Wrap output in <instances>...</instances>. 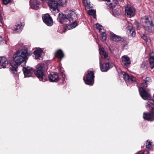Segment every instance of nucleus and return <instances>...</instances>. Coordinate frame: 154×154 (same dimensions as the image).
I'll use <instances>...</instances> for the list:
<instances>
[{"mask_svg": "<svg viewBox=\"0 0 154 154\" xmlns=\"http://www.w3.org/2000/svg\"><path fill=\"white\" fill-rule=\"evenodd\" d=\"M59 17L58 20L61 23L67 25L71 22L72 21L77 17V14L74 11H69L67 14H59Z\"/></svg>", "mask_w": 154, "mask_h": 154, "instance_id": "nucleus-3", "label": "nucleus"}, {"mask_svg": "<svg viewBox=\"0 0 154 154\" xmlns=\"http://www.w3.org/2000/svg\"><path fill=\"white\" fill-rule=\"evenodd\" d=\"M23 71L26 77L31 76L33 72V70L32 68L29 66L23 67Z\"/></svg>", "mask_w": 154, "mask_h": 154, "instance_id": "nucleus-12", "label": "nucleus"}, {"mask_svg": "<svg viewBox=\"0 0 154 154\" xmlns=\"http://www.w3.org/2000/svg\"><path fill=\"white\" fill-rule=\"evenodd\" d=\"M86 76L84 77L83 80L85 83L89 85H92L94 82V73L93 71L88 70Z\"/></svg>", "mask_w": 154, "mask_h": 154, "instance_id": "nucleus-6", "label": "nucleus"}, {"mask_svg": "<svg viewBox=\"0 0 154 154\" xmlns=\"http://www.w3.org/2000/svg\"><path fill=\"white\" fill-rule=\"evenodd\" d=\"M100 32L101 35H102V34H105V33L106 32V30L103 29V27L100 29L99 30Z\"/></svg>", "mask_w": 154, "mask_h": 154, "instance_id": "nucleus-38", "label": "nucleus"}, {"mask_svg": "<svg viewBox=\"0 0 154 154\" xmlns=\"http://www.w3.org/2000/svg\"><path fill=\"white\" fill-rule=\"evenodd\" d=\"M77 23L76 22H74L73 23L69 24L67 26V28L69 29H71L75 28L77 26Z\"/></svg>", "mask_w": 154, "mask_h": 154, "instance_id": "nucleus-26", "label": "nucleus"}, {"mask_svg": "<svg viewBox=\"0 0 154 154\" xmlns=\"http://www.w3.org/2000/svg\"><path fill=\"white\" fill-rule=\"evenodd\" d=\"M122 74L123 76V77L125 80L126 81H128L130 75L124 72H122Z\"/></svg>", "mask_w": 154, "mask_h": 154, "instance_id": "nucleus-27", "label": "nucleus"}, {"mask_svg": "<svg viewBox=\"0 0 154 154\" xmlns=\"http://www.w3.org/2000/svg\"><path fill=\"white\" fill-rule=\"evenodd\" d=\"M43 52V50L41 48H38L36 49L34 51V54L35 55V58L38 60L42 59V55Z\"/></svg>", "mask_w": 154, "mask_h": 154, "instance_id": "nucleus-16", "label": "nucleus"}, {"mask_svg": "<svg viewBox=\"0 0 154 154\" xmlns=\"http://www.w3.org/2000/svg\"><path fill=\"white\" fill-rule=\"evenodd\" d=\"M110 39L113 41L115 42H123L125 41V38L121 37L117 35L112 32L110 33Z\"/></svg>", "mask_w": 154, "mask_h": 154, "instance_id": "nucleus-13", "label": "nucleus"}, {"mask_svg": "<svg viewBox=\"0 0 154 154\" xmlns=\"http://www.w3.org/2000/svg\"><path fill=\"white\" fill-rule=\"evenodd\" d=\"M102 40L103 41H105L106 39V37L105 34H102Z\"/></svg>", "mask_w": 154, "mask_h": 154, "instance_id": "nucleus-40", "label": "nucleus"}, {"mask_svg": "<svg viewBox=\"0 0 154 154\" xmlns=\"http://www.w3.org/2000/svg\"><path fill=\"white\" fill-rule=\"evenodd\" d=\"M44 22L48 26H51L53 24V21L48 14H45L42 17Z\"/></svg>", "mask_w": 154, "mask_h": 154, "instance_id": "nucleus-10", "label": "nucleus"}, {"mask_svg": "<svg viewBox=\"0 0 154 154\" xmlns=\"http://www.w3.org/2000/svg\"><path fill=\"white\" fill-rule=\"evenodd\" d=\"M5 43V41L3 39L2 36L0 35V44H3Z\"/></svg>", "mask_w": 154, "mask_h": 154, "instance_id": "nucleus-36", "label": "nucleus"}, {"mask_svg": "<svg viewBox=\"0 0 154 154\" xmlns=\"http://www.w3.org/2000/svg\"><path fill=\"white\" fill-rule=\"evenodd\" d=\"M150 79L149 77H146L144 80V82L141 83L140 87L139 88L140 94L142 98L145 100H149L147 102L146 107L150 109L154 110V101L150 100L151 95L147 92L145 88L147 86V85L150 82Z\"/></svg>", "mask_w": 154, "mask_h": 154, "instance_id": "nucleus-2", "label": "nucleus"}, {"mask_svg": "<svg viewBox=\"0 0 154 154\" xmlns=\"http://www.w3.org/2000/svg\"><path fill=\"white\" fill-rule=\"evenodd\" d=\"M34 73L40 81L45 82L47 80L46 76L43 71V68L41 65L37 66Z\"/></svg>", "mask_w": 154, "mask_h": 154, "instance_id": "nucleus-5", "label": "nucleus"}, {"mask_svg": "<svg viewBox=\"0 0 154 154\" xmlns=\"http://www.w3.org/2000/svg\"><path fill=\"white\" fill-rule=\"evenodd\" d=\"M83 2L85 5H87L89 8H92L89 0H83Z\"/></svg>", "mask_w": 154, "mask_h": 154, "instance_id": "nucleus-28", "label": "nucleus"}, {"mask_svg": "<svg viewBox=\"0 0 154 154\" xmlns=\"http://www.w3.org/2000/svg\"><path fill=\"white\" fill-rule=\"evenodd\" d=\"M124 43H125V45H127L128 44V42H125Z\"/></svg>", "mask_w": 154, "mask_h": 154, "instance_id": "nucleus-42", "label": "nucleus"}, {"mask_svg": "<svg viewBox=\"0 0 154 154\" xmlns=\"http://www.w3.org/2000/svg\"><path fill=\"white\" fill-rule=\"evenodd\" d=\"M127 32L129 36H134L135 35V32L131 26L129 25L127 27Z\"/></svg>", "mask_w": 154, "mask_h": 154, "instance_id": "nucleus-20", "label": "nucleus"}, {"mask_svg": "<svg viewBox=\"0 0 154 154\" xmlns=\"http://www.w3.org/2000/svg\"><path fill=\"white\" fill-rule=\"evenodd\" d=\"M30 3L31 8L33 9H37L40 5V2L37 0H30Z\"/></svg>", "mask_w": 154, "mask_h": 154, "instance_id": "nucleus-17", "label": "nucleus"}, {"mask_svg": "<svg viewBox=\"0 0 154 154\" xmlns=\"http://www.w3.org/2000/svg\"><path fill=\"white\" fill-rule=\"evenodd\" d=\"M111 1V0H109L107 1V2L106 3L107 6V8H110V9H112L114 6L115 4H116L117 3H114V2L113 1V4L112 3L110 2Z\"/></svg>", "mask_w": 154, "mask_h": 154, "instance_id": "nucleus-25", "label": "nucleus"}, {"mask_svg": "<svg viewBox=\"0 0 154 154\" xmlns=\"http://www.w3.org/2000/svg\"><path fill=\"white\" fill-rule=\"evenodd\" d=\"M125 14L128 17L131 18L135 15V10L134 8L129 5L125 8Z\"/></svg>", "mask_w": 154, "mask_h": 154, "instance_id": "nucleus-8", "label": "nucleus"}, {"mask_svg": "<svg viewBox=\"0 0 154 154\" xmlns=\"http://www.w3.org/2000/svg\"><path fill=\"white\" fill-rule=\"evenodd\" d=\"M112 14L114 16L118 17L121 14V11L119 8H115L113 10Z\"/></svg>", "mask_w": 154, "mask_h": 154, "instance_id": "nucleus-24", "label": "nucleus"}, {"mask_svg": "<svg viewBox=\"0 0 154 154\" xmlns=\"http://www.w3.org/2000/svg\"><path fill=\"white\" fill-rule=\"evenodd\" d=\"M47 2L48 5L51 10L53 13H57L59 11L58 9V3L54 0H48Z\"/></svg>", "mask_w": 154, "mask_h": 154, "instance_id": "nucleus-7", "label": "nucleus"}, {"mask_svg": "<svg viewBox=\"0 0 154 154\" xmlns=\"http://www.w3.org/2000/svg\"><path fill=\"white\" fill-rule=\"evenodd\" d=\"M58 2V4L60 5L63 6L67 2L68 0H57Z\"/></svg>", "mask_w": 154, "mask_h": 154, "instance_id": "nucleus-29", "label": "nucleus"}, {"mask_svg": "<svg viewBox=\"0 0 154 154\" xmlns=\"http://www.w3.org/2000/svg\"><path fill=\"white\" fill-rule=\"evenodd\" d=\"M42 2H45L46 1L47 2V1H48V0H41Z\"/></svg>", "mask_w": 154, "mask_h": 154, "instance_id": "nucleus-45", "label": "nucleus"}, {"mask_svg": "<svg viewBox=\"0 0 154 154\" xmlns=\"http://www.w3.org/2000/svg\"><path fill=\"white\" fill-rule=\"evenodd\" d=\"M55 56L61 60L64 56L63 51L60 49L58 50L55 53Z\"/></svg>", "mask_w": 154, "mask_h": 154, "instance_id": "nucleus-23", "label": "nucleus"}, {"mask_svg": "<svg viewBox=\"0 0 154 154\" xmlns=\"http://www.w3.org/2000/svg\"><path fill=\"white\" fill-rule=\"evenodd\" d=\"M24 26L21 23H16L14 27V31L17 32L21 31Z\"/></svg>", "mask_w": 154, "mask_h": 154, "instance_id": "nucleus-21", "label": "nucleus"}, {"mask_svg": "<svg viewBox=\"0 0 154 154\" xmlns=\"http://www.w3.org/2000/svg\"><path fill=\"white\" fill-rule=\"evenodd\" d=\"M143 118L148 121H153L154 120V113L152 112L148 113H144L143 114Z\"/></svg>", "mask_w": 154, "mask_h": 154, "instance_id": "nucleus-15", "label": "nucleus"}, {"mask_svg": "<svg viewBox=\"0 0 154 154\" xmlns=\"http://www.w3.org/2000/svg\"><path fill=\"white\" fill-rule=\"evenodd\" d=\"M4 25V23L2 20V16L1 11L0 10V26H2Z\"/></svg>", "mask_w": 154, "mask_h": 154, "instance_id": "nucleus-32", "label": "nucleus"}, {"mask_svg": "<svg viewBox=\"0 0 154 154\" xmlns=\"http://www.w3.org/2000/svg\"><path fill=\"white\" fill-rule=\"evenodd\" d=\"M99 50L100 55L99 63L100 65L103 59L106 60H108L109 58L106 52L104 51V48L101 46H99Z\"/></svg>", "mask_w": 154, "mask_h": 154, "instance_id": "nucleus-9", "label": "nucleus"}, {"mask_svg": "<svg viewBox=\"0 0 154 154\" xmlns=\"http://www.w3.org/2000/svg\"><path fill=\"white\" fill-rule=\"evenodd\" d=\"M96 26L97 29H98L99 31L100 30V29L103 28V26L98 23H97L96 24Z\"/></svg>", "mask_w": 154, "mask_h": 154, "instance_id": "nucleus-35", "label": "nucleus"}, {"mask_svg": "<svg viewBox=\"0 0 154 154\" xmlns=\"http://www.w3.org/2000/svg\"><path fill=\"white\" fill-rule=\"evenodd\" d=\"M149 64L151 69H153L154 67V53L153 52L150 53Z\"/></svg>", "mask_w": 154, "mask_h": 154, "instance_id": "nucleus-22", "label": "nucleus"}, {"mask_svg": "<svg viewBox=\"0 0 154 154\" xmlns=\"http://www.w3.org/2000/svg\"><path fill=\"white\" fill-rule=\"evenodd\" d=\"M60 72L61 73H63V70L61 69V68H60Z\"/></svg>", "mask_w": 154, "mask_h": 154, "instance_id": "nucleus-44", "label": "nucleus"}, {"mask_svg": "<svg viewBox=\"0 0 154 154\" xmlns=\"http://www.w3.org/2000/svg\"><path fill=\"white\" fill-rule=\"evenodd\" d=\"M152 143L149 140H147L146 143V147L150 149H151L152 148L151 145Z\"/></svg>", "mask_w": 154, "mask_h": 154, "instance_id": "nucleus-31", "label": "nucleus"}, {"mask_svg": "<svg viewBox=\"0 0 154 154\" xmlns=\"http://www.w3.org/2000/svg\"><path fill=\"white\" fill-rule=\"evenodd\" d=\"M95 11L94 10H90L88 11V13L90 15H91L94 16V18H96V15H95Z\"/></svg>", "mask_w": 154, "mask_h": 154, "instance_id": "nucleus-30", "label": "nucleus"}, {"mask_svg": "<svg viewBox=\"0 0 154 154\" xmlns=\"http://www.w3.org/2000/svg\"><path fill=\"white\" fill-rule=\"evenodd\" d=\"M119 0L121 2H122L123 1V0Z\"/></svg>", "mask_w": 154, "mask_h": 154, "instance_id": "nucleus-47", "label": "nucleus"}, {"mask_svg": "<svg viewBox=\"0 0 154 154\" xmlns=\"http://www.w3.org/2000/svg\"><path fill=\"white\" fill-rule=\"evenodd\" d=\"M11 63V62H9L7 59L5 57H0V66L3 68H7L9 66H10Z\"/></svg>", "mask_w": 154, "mask_h": 154, "instance_id": "nucleus-11", "label": "nucleus"}, {"mask_svg": "<svg viewBox=\"0 0 154 154\" xmlns=\"http://www.w3.org/2000/svg\"><path fill=\"white\" fill-rule=\"evenodd\" d=\"M102 1H108L109 0H102Z\"/></svg>", "mask_w": 154, "mask_h": 154, "instance_id": "nucleus-46", "label": "nucleus"}, {"mask_svg": "<svg viewBox=\"0 0 154 154\" xmlns=\"http://www.w3.org/2000/svg\"><path fill=\"white\" fill-rule=\"evenodd\" d=\"M147 64L144 62H143L141 65V67L144 69H147Z\"/></svg>", "mask_w": 154, "mask_h": 154, "instance_id": "nucleus-33", "label": "nucleus"}, {"mask_svg": "<svg viewBox=\"0 0 154 154\" xmlns=\"http://www.w3.org/2000/svg\"><path fill=\"white\" fill-rule=\"evenodd\" d=\"M48 78L50 81L51 82H57L59 80L58 74L56 73L50 74L48 76Z\"/></svg>", "mask_w": 154, "mask_h": 154, "instance_id": "nucleus-18", "label": "nucleus"}, {"mask_svg": "<svg viewBox=\"0 0 154 154\" xmlns=\"http://www.w3.org/2000/svg\"><path fill=\"white\" fill-rule=\"evenodd\" d=\"M29 53L25 49H19L14 54V60L10 63V69L13 74H17V69L18 66L23 62H26L27 59V56Z\"/></svg>", "mask_w": 154, "mask_h": 154, "instance_id": "nucleus-1", "label": "nucleus"}, {"mask_svg": "<svg viewBox=\"0 0 154 154\" xmlns=\"http://www.w3.org/2000/svg\"><path fill=\"white\" fill-rule=\"evenodd\" d=\"M142 24L144 29L149 33L154 32V24L151 17L145 16L142 18Z\"/></svg>", "mask_w": 154, "mask_h": 154, "instance_id": "nucleus-4", "label": "nucleus"}, {"mask_svg": "<svg viewBox=\"0 0 154 154\" xmlns=\"http://www.w3.org/2000/svg\"><path fill=\"white\" fill-rule=\"evenodd\" d=\"M113 64L112 63H105L102 65L100 66L101 70L103 72L107 71L110 68H112L113 67Z\"/></svg>", "mask_w": 154, "mask_h": 154, "instance_id": "nucleus-14", "label": "nucleus"}, {"mask_svg": "<svg viewBox=\"0 0 154 154\" xmlns=\"http://www.w3.org/2000/svg\"><path fill=\"white\" fill-rule=\"evenodd\" d=\"M62 76L63 78L64 79H65V75L64 74H62Z\"/></svg>", "mask_w": 154, "mask_h": 154, "instance_id": "nucleus-41", "label": "nucleus"}, {"mask_svg": "<svg viewBox=\"0 0 154 154\" xmlns=\"http://www.w3.org/2000/svg\"><path fill=\"white\" fill-rule=\"evenodd\" d=\"M129 78L128 79V81L130 82H134L135 81L136 79L133 76H132V75L130 76Z\"/></svg>", "mask_w": 154, "mask_h": 154, "instance_id": "nucleus-34", "label": "nucleus"}, {"mask_svg": "<svg viewBox=\"0 0 154 154\" xmlns=\"http://www.w3.org/2000/svg\"><path fill=\"white\" fill-rule=\"evenodd\" d=\"M122 63L125 66H128L130 65L131 63L129 58L127 56H123L121 57Z\"/></svg>", "mask_w": 154, "mask_h": 154, "instance_id": "nucleus-19", "label": "nucleus"}, {"mask_svg": "<svg viewBox=\"0 0 154 154\" xmlns=\"http://www.w3.org/2000/svg\"><path fill=\"white\" fill-rule=\"evenodd\" d=\"M141 37L144 40L147 41V40L148 38L147 36L144 34H143L141 35Z\"/></svg>", "mask_w": 154, "mask_h": 154, "instance_id": "nucleus-39", "label": "nucleus"}, {"mask_svg": "<svg viewBox=\"0 0 154 154\" xmlns=\"http://www.w3.org/2000/svg\"><path fill=\"white\" fill-rule=\"evenodd\" d=\"M20 45L21 46V47L22 48H23V44L22 43H21V44H20Z\"/></svg>", "mask_w": 154, "mask_h": 154, "instance_id": "nucleus-43", "label": "nucleus"}, {"mask_svg": "<svg viewBox=\"0 0 154 154\" xmlns=\"http://www.w3.org/2000/svg\"><path fill=\"white\" fill-rule=\"evenodd\" d=\"M2 1L4 5H7L10 2L11 0H2Z\"/></svg>", "mask_w": 154, "mask_h": 154, "instance_id": "nucleus-37", "label": "nucleus"}]
</instances>
